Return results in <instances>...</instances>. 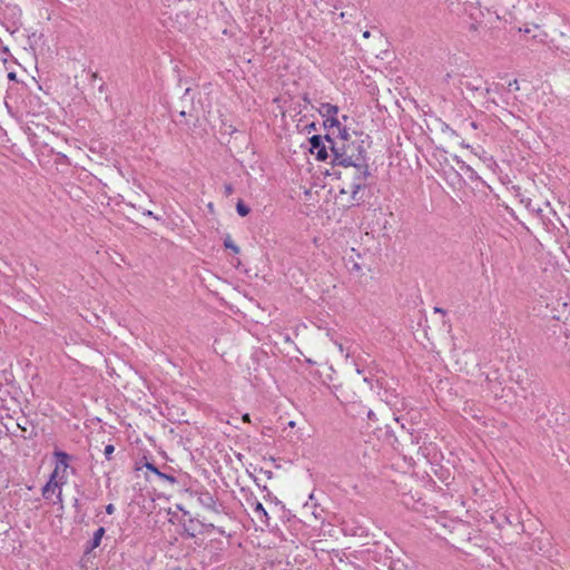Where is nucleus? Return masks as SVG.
Wrapping results in <instances>:
<instances>
[{"instance_id":"obj_14","label":"nucleus","mask_w":570,"mask_h":570,"mask_svg":"<svg viewBox=\"0 0 570 570\" xmlns=\"http://www.w3.org/2000/svg\"><path fill=\"white\" fill-rule=\"evenodd\" d=\"M146 468H147V470L154 472L157 476H158V473H160V471L151 463H147Z\"/></svg>"},{"instance_id":"obj_5","label":"nucleus","mask_w":570,"mask_h":570,"mask_svg":"<svg viewBox=\"0 0 570 570\" xmlns=\"http://www.w3.org/2000/svg\"><path fill=\"white\" fill-rule=\"evenodd\" d=\"M65 484H60L57 481L48 480V482L43 485L41 490V494L46 500H51L52 495L56 497V500L52 501L53 504L59 505V510H63V499H62V488Z\"/></svg>"},{"instance_id":"obj_28","label":"nucleus","mask_w":570,"mask_h":570,"mask_svg":"<svg viewBox=\"0 0 570 570\" xmlns=\"http://www.w3.org/2000/svg\"><path fill=\"white\" fill-rule=\"evenodd\" d=\"M288 424H289V426H294L295 423L293 421H291Z\"/></svg>"},{"instance_id":"obj_15","label":"nucleus","mask_w":570,"mask_h":570,"mask_svg":"<svg viewBox=\"0 0 570 570\" xmlns=\"http://www.w3.org/2000/svg\"><path fill=\"white\" fill-rule=\"evenodd\" d=\"M114 511H115V505H114V504H108V505L106 507V512H107L108 514H112V513H114Z\"/></svg>"},{"instance_id":"obj_18","label":"nucleus","mask_w":570,"mask_h":570,"mask_svg":"<svg viewBox=\"0 0 570 570\" xmlns=\"http://www.w3.org/2000/svg\"><path fill=\"white\" fill-rule=\"evenodd\" d=\"M517 83H518V82H517V80H514L513 82H510V83H509V87H515V89H518Z\"/></svg>"},{"instance_id":"obj_2","label":"nucleus","mask_w":570,"mask_h":570,"mask_svg":"<svg viewBox=\"0 0 570 570\" xmlns=\"http://www.w3.org/2000/svg\"><path fill=\"white\" fill-rule=\"evenodd\" d=\"M367 176V168L345 169L342 178L341 194H350L353 202L362 200L363 195H361V191L366 186Z\"/></svg>"},{"instance_id":"obj_7","label":"nucleus","mask_w":570,"mask_h":570,"mask_svg":"<svg viewBox=\"0 0 570 570\" xmlns=\"http://www.w3.org/2000/svg\"><path fill=\"white\" fill-rule=\"evenodd\" d=\"M252 505L254 515L257 519V521L262 525L267 527L269 524V517L264 505L259 501H254Z\"/></svg>"},{"instance_id":"obj_3","label":"nucleus","mask_w":570,"mask_h":570,"mask_svg":"<svg viewBox=\"0 0 570 570\" xmlns=\"http://www.w3.org/2000/svg\"><path fill=\"white\" fill-rule=\"evenodd\" d=\"M53 455L56 458V465L49 479L60 484H66L68 481L69 455L62 451H55Z\"/></svg>"},{"instance_id":"obj_11","label":"nucleus","mask_w":570,"mask_h":570,"mask_svg":"<svg viewBox=\"0 0 570 570\" xmlns=\"http://www.w3.org/2000/svg\"><path fill=\"white\" fill-rule=\"evenodd\" d=\"M158 478L169 482L170 484H175L176 483V478L175 476L168 475V474L163 473V472L158 473Z\"/></svg>"},{"instance_id":"obj_1","label":"nucleus","mask_w":570,"mask_h":570,"mask_svg":"<svg viewBox=\"0 0 570 570\" xmlns=\"http://www.w3.org/2000/svg\"><path fill=\"white\" fill-rule=\"evenodd\" d=\"M326 140L330 144V149L334 156L333 161L335 164L345 167V169H358V167L367 168L366 151L362 146L363 141H332L328 136H326Z\"/></svg>"},{"instance_id":"obj_13","label":"nucleus","mask_w":570,"mask_h":570,"mask_svg":"<svg viewBox=\"0 0 570 570\" xmlns=\"http://www.w3.org/2000/svg\"><path fill=\"white\" fill-rule=\"evenodd\" d=\"M224 244L227 248L233 249L235 253L239 252V248L236 245H234L232 240H225Z\"/></svg>"},{"instance_id":"obj_10","label":"nucleus","mask_w":570,"mask_h":570,"mask_svg":"<svg viewBox=\"0 0 570 570\" xmlns=\"http://www.w3.org/2000/svg\"><path fill=\"white\" fill-rule=\"evenodd\" d=\"M236 210L242 217L248 215L249 213V208L242 200L237 203Z\"/></svg>"},{"instance_id":"obj_23","label":"nucleus","mask_w":570,"mask_h":570,"mask_svg":"<svg viewBox=\"0 0 570 570\" xmlns=\"http://www.w3.org/2000/svg\"><path fill=\"white\" fill-rule=\"evenodd\" d=\"M356 372H357V374H363V370H361L358 367L356 368Z\"/></svg>"},{"instance_id":"obj_4","label":"nucleus","mask_w":570,"mask_h":570,"mask_svg":"<svg viewBox=\"0 0 570 570\" xmlns=\"http://www.w3.org/2000/svg\"><path fill=\"white\" fill-rule=\"evenodd\" d=\"M318 111L324 118L325 127L332 135H334V128L340 127V124L342 122L338 118V107L324 102L321 104Z\"/></svg>"},{"instance_id":"obj_22","label":"nucleus","mask_w":570,"mask_h":570,"mask_svg":"<svg viewBox=\"0 0 570 570\" xmlns=\"http://www.w3.org/2000/svg\"><path fill=\"white\" fill-rule=\"evenodd\" d=\"M434 311H435L436 313H443V311H442L441 308H439V307H435V308H434Z\"/></svg>"},{"instance_id":"obj_25","label":"nucleus","mask_w":570,"mask_h":570,"mask_svg":"<svg viewBox=\"0 0 570 570\" xmlns=\"http://www.w3.org/2000/svg\"><path fill=\"white\" fill-rule=\"evenodd\" d=\"M226 191L229 194L232 191V188L230 187H227L226 188Z\"/></svg>"},{"instance_id":"obj_12","label":"nucleus","mask_w":570,"mask_h":570,"mask_svg":"<svg viewBox=\"0 0 570 570\" xmlns=\"http://www.w3.org/2000/svg\"><path fill=\"white\" fill-rule=\"evenodd\" d=\"M114 452H115V446L112 444H108L105 446L104 454L107 460L111 459V455Z\"/></svg>"},{"instance_id":"obj_27","label":"nucleus","mask_w":570,"mask_h":570,"mask_svg":"<svg viewBox=\"0 0 570 570\" xmlns=\"http://www.w3.org/2000/svg\"><path fill=\"white\" fill-rule=\"evenodd\" d=\"M475 156H479L481 158V155H479L478 151H473Z\"/></svg>"},{"instance_id":"obj_17","label":"nucleus","mask_w":570,"mask_h":570,"mask_svg":"<svg viewBox=\"0 0 570 570\" xmlns=\"http://www.w3.org/2000/svg\"><path fill=\"white\" fill-rule=\"evenodd\" d=\"M367 417H368L370 420H374V417H375L374 412L370 410V411H368V413H367Z\"/></svg>"},{"instance_id":"obj_26","label":"nucleus","mask_w":570,"mask_h":570,"mask_svg":"<svg viewBox=\"0 0 570 570\" xmlns=\"http://www.w3.org/2000/svg\"><path fill=\"white\" fill-rule=\"evenodd\" d=\"M338 348L341 352H343V346L341 344H338Z\"/></svg>"},{"instance_id":"obj_8","label":"nucleus","mask_w":570,"mask_h":570,"mask_svg":"<svg viewBox=\"0 0 570 570\" xmlns=\"http://www.w3.org/2000/svg\"><path fill=\"white\" fill-rule=\"evenodd\" d=\"M335 134H337V137L334 141H344V142L352 141L350 130L342 122L340 124V127L334 128V135Z\"/></svg>"},{"instance_id":"obj_16","label":"nucleus","mask_w":570,"mask_h":570,"mask_svg":"<svg viewBox=\"0 0 570 570\" xmlns=\"http://www.w3.org/2000/svg\"><path fill=\"white\" fill-rule=\"evenodd\" d=\"M363 380L370 386V389L373 387L372 379L370 376H364Z\"/></svg>"},{"instance_id":"obj_21","label":"nucleus","mask_w":570,"mask_h":570,"mask_svg":"<svg viewBox=\"0 0 570 570\" xmlns=\"http://www.w3.org/2000/svg\"><path fill=\"white\" fill-rule=\"evenodd\" d=\"M145 215L154 216L153 212H150V210H147V212L145 213Z\"/></svg>"},{"instance_id":"obj_6","label":"nucleus","mask_w":570,"mask_h":570,"mask_svg":"<svg viewBox=\"0 0 570 570\" xmlns=\"http://www.w3.org/2000/svg\"><path fill=\"white\" fill-rule=\"evenodd\" d=\"M309 151L316 156L318 160H326L328 158L327 148H330V144L326 138L323 139L321 136H313L309 139Z\"/></svg>"},{"instance_id":"obj_19","label":"nucleus","mask_w":570,"mask_h":570,"mask_svg":"<svg viewBox=\"0 0 570 570\" xmlns=\"http://www.w3.org/2000/svg\"><path fill=\"white\" fill-rule=\"evenodd\" d=\"M370 36H371L370 31H364V32H363V37H364V38H370Z\"/></svg>"},{"instance_id":"obj_20","label":"nucleus","mask_w":570,"mask_h":570,"mask_svg":"<svg viewBox=\"0 0 570 570\" xmlns=\"http://www.w3.org/2000/svg\"><path fill=\"white\" fill-rule=\"evenodd\" d=\"M243 420H244V421H246V422H248V421H249V415H248V414H245V415L243 416Z\"/></svg>"},{"instance_id":"obj_24","label":"nucleus","mask_w":570,"mask_h":570,"mask_svg":"<svg viewBox=\"0 0 570 570\" xmlns=\"http://www.w3.org/2000/svg\"><path fill=\"white\" fill-rule=\"evenodd\" d=\"M342 119H343L344 121H346V120L348 119V117L344 115V116H342Z\"/></svg>"},{"instance_id":"obj_9","label":"nucleus","mask_w":570,"mask_h":570,"mask_svg":"<svg viewBox=\"0 0 570 570\" xmlns=\"http://www.w3.org/2000/svg\"><path fill=\"white\" fill-rule=\"evenodd\" d=\"M104 535H105V528H102V527L98 528L94 533V537L90 541V547L88 550H94V549L98 548L100 546V542H101V539Z\"/></svg>"}]
</instances>
